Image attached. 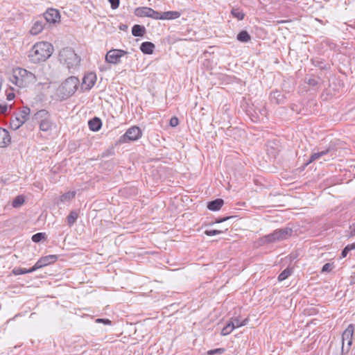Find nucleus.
<instances>
[{"label":"nucleus","instance_id":"obj_27","mask_svg":"<svg viewBox=\"0 0 355 355\" xmlns=\"http://www.w3.org/2000/svg\"><path fill=\"white\" fill-rule=\"evenodd\" d=\"M35 271V270H33V266L30 269H26V268H15L12 270V273L15 275H23L26 273H31Z\"/></svg>","mask_w":355,"mask_h":355},{"label":"nucleus","instance_id":"obj_3","mask_svg":"<svg viewBox=\"0 0 355 355\" xmlns=\"http://www.w3.org/2000/svg\"><path fill=\"white\" fill-rule=\"evenodd\" d=\"M33 119L39 124L40 130L42 132H50L56 128L51 114L45 110L37 112L34 114Z\"/></svg>","mask_w":355,"mask_h":355},{"label":"nucleus","instance_id":"obj_53","mask_svg":"<svg viewBox=\"0 0 355 355\" xmlns=\"http://www.w3.org/2000/svg\"><path fill=\"white\" fill-rule=\"evenodd\" d=\"M309 84H311V85H315V83H313V81H311V80H309Z\"/></svg>","mask_w":355,"mask_h":355},{"label":"nucleus","instance_id":"obj_35","mask_svg":"<svg viewBox=\"0 0 355 355\" xmlns=\"http://www.w3.org/2000/svg\"><path fill=\"white\" fill-rule=\"evenodd\" d=\"M223 232L222 230H205V234L207 236H211L216 234H220L223 233Z\"/></svg>","mask_w":355,"mask_h":355},{"label":"nucleus","instance_id":"obj_16","mask_svg":"<svg viewBox=\"0 0 355 355\" xmlns=\"http://www.w3.org/2000/svg\"><path fill=\"white\" fill-rule=\"evenodd\" d=\"M45 23L43 19L37 20L34 22L30 33L31 35H36L40 33L44 29Z\"/></svg>","mask_w":355,"mask_h":355},{"label":"nucleus","instance_id":"obj_40","mask_svg":"<svg viewBox=\"0 0 355 355\" xmlns=\"http://www.w3.org/2000/svg\"><path fill=\"white\" fill-rule=\"evenodd\" d=\"M24 202L25 201H12V207L13 208H19L23 205Z\"/></svg>","mask_w":355,"mask_h":355},{"label":"nucleus","instance_id":"obj_30","mask_svg":"<svg viewBox=\"0 0 355 355\" xmlns=\"http://www.w3.org/2000/svg\"><path fill=\"white\" fill-rule=\"evenodd\" d=\"M234 329V323L229 322L225 327H224L221 331V335L227 336L229 335Z\"/></svg>","mask_w":355,"mask_h":355},{"label":"nucleus","instance_id":"obj_32","mask_svg":"<svg viewBox=\"0 0 355 355\" xmlns=\"http://www.w3.org/2000/svg\"><path fill=\"white\" fill-rule=\"evenodd\" d=\"M46 238V234L44 232H38L37 234H35L32 236V241L35 243H38L41 241L42 239H45Z\"/></svg>","mask_w":355,"mask_h":355},{"label":"nucleus","instance_id":"obj_14","mask_svg":"<svg viewBox=\"0 0 355 355\" xmlns=\"http://www.w3.org/2000/svg\"><path fill=\"white\" fill-rule=\"evenodd\" d=\"M44 16L46 22L53 24L58 21L60 17L58 10L53 8L47 10Z\"/></svg>","mask_w":355,"mask_h":355},{"label":"nucleus","instance_id":"obj_21","mask_svg":"<svg viewBox=\"0 0 355 355\" xmlns=\"http://www.w3.org/2000/svg\"><path fill=\"white\" fill-rule=\"evenodd\" d=\"M89 127L92 131H98L101 128V121L98 118H94L88 122Z\"/></svg>","mask_w":355,"mask_h":355},{"label":"nucleus","instance_id":"obj_44","mask_svg":"<svg viewBox=\"0 0 355 355\" xmlns=\"http://www.w3.org/2000/svg\"><path fill=\"white\" fill-rule=\"evenodd\" d=\"M349 228H350V235L351 236L355 235V223H353L352 225H350Z\"/></svg>","mask_w":355,"mask_h":355},{"label":"nucleus","instance_id":"obj_52","mask_svg":"<svg viewBox=\"0 0 355 355\" xmlns=\"http://www.w3.org/2000/svg\"><path fill=\"white\" fill-rule=\"evenodd\" d=\"M309 84H311V85H315V83H313V81H311V80H309Z\"/></svg>","mask_w":355,"mask_h":355},{"label":"nucleus","instance_id":"obj_33","mask_svg":"<svg viewBox=\"0 0 355 355\" xmlns=\"http://www.w3.org/2000/svg\"><path fill=\"white\" fill-rule=\"evenodd\" d=\"M148 17L153 19H162V13L150 8Z\"/></svg>","mask_w":355,"mask_h":355},{"label":"nucleus","instance_id":"obj_46","mask_svg":"<svg viewBox=\"0 0 355 355\" xmlns=\"http://www.w3.org/2000/svg\"><path fill=\"white\" fill-rule=\"evenodd\" d=\"M236 205L238 206V209H241V207H243L245 205V202L244 201H239L236 203Z\"/></svg>","mask_w":355,"mask_h":355},{"label":"nucleus","instance_id":"obj_5","mask_svg":"<svg viewBox=\"0 0 355 355\" xmlns=\"http://www.w3.org/2000/svg\"><path fill=\"white\" fill-rule=\"evenodd\" d=\"M293 233L291 228L285 227L275 230L272 233L266 235L262 239L265 243H274L287 239Z\"/></svg>","mask_w":355,"mask_h":355},{"label":"nucleus","instance_id":"obj_43","mask_svg":"<svg viewBox=\"0 0 355 355\" xmlns=\"http://www.w3.org/2000/svg\"><path fill=\"white\" fill-rule=\"evenodd\" d=\"M349 249L348 248L347 246H346L342 251V253H341V255L343 257H345L347 256V254H348V252H349Z\"/></svg>","mask_w":355,"mask_h":355},{"label":"nucleus","instance_id":"obj_38","mask_svg":"<svg viewBox=\"0 0 355 355\" xmlns=\"http://www.w3.org/2000/svg\"><path fill=\"white\" fill-rule=\"evenodd\" d=\"M179 123V120L177 117L173 116L170 119V125L171 127H176Z\"/></svg>","mask_w":355,"mask_h":355},{"label":"nucleus","instance_id":"obj_42","mask_svg":"<svg viewBox=\"0 0 355 355\" xmlns=\"http://www.w3.org/2000/svg\"><path fill=\"white\" fill-rule=\"evenodd\" d=\"M8 106L6 104L0 105V114H5L8 110Z\"/></svg>","mask_w":355,"mask_h":355},{"label":"nucleus","instance_id":"obj_41","mask_svg":"<svg viewBox=\"0 0 355 355\" xmlns=\"http://www.w3.org/2000/svg\"><path fill=\"white\" fill-rule=\"evenodd\" d=\"M96 323H103L105 324H111V321L108 319L98 318L96 320Z\"/></svg>","mask_w":355,"mask_h":355},{"label":"nucleus","instance_id":"obj_24","mask_svg":"<svg viewBox=\"0 0 355 355\" xmlns=\"http://www.w3.org/2000/svg\"><path fill=\"white\" fill-rule=\"evenodd\" d=\"M146 29L140 25H135L132 28V33L134 36H142L145 33Z\"/></svg>","mask_w":355,"mask_h":355},{"label":"nucleus","instance_id":"obj_19","mask_svg":"<svg viewBox=\"0 0 355 355\" xmlns=\"http://www.w3.org/2000/svg\"><path fill=\"white\" fill-rule=\"evenodd\" d=\"M270 100L277 104L283 103L284 96L280 92L275 91L270 94Z\"/></svg>","mask_w":355,"mask_h":355},{"label":"nucleus","instance_id":"obj_23","mask_svg":"<svg viewBox=\"0 0 355 355\" xmlns=\"http://www.w3.org/2000/svg\"><path fill=\"white\" fill-rule=\"evenodd\" d=\"M224 201H209L207 208L211 211H218L223 207Z\"/></svg>","mask_w":355,"mask_h":355},{"label":"nucleus","instance_id":"obj_48","mask_svg":"<svg viewBox=\"0 0 355 355\" xmlns=\"http://www.w3.org/2000/svg\"><path fill=\"white\" fill-rule=\"evenodd\" d=\"M347 246L348 247V248L349 249L350 251L352 250H355V243L348 244Z\"/></svg>","mask_w":355,"mask_h":355},{"label":"nucleus","instance_id":"obj_25","mask_svg":"<svg viewBox=\"0 0 355 355\" xmlns=\"http://www.w3.org/2000/svg\"><path fill=\"white\" fill-rule=\"evenodd\" d=\"M250 39V35L245 31H242L237 35V40L241 42H248Z\"/></svg>","mask_w":355,"mask_h":355},{"label":"nucleus","instance_id":"obj_11","mask_svg":"<svg viewBox=\"0 0 355 355\" xmlns=\"http://www.w3.org/2000/svg\"><path fill=\"white\" fill-rule=\"evenodd\" d=\"M329 153L331 154V157H334L336 155L335 149L332 144H330L325 150H323L320 152H318V153H315L312 154V155L310 157L309 161L306 163V164H309L311 163L312 162L315 161V160L320 159V157H322L326 155H328Z\"/></svg>","mask_w":355,"mask_h":355},{"label":"nucleus","instance_id":"obj_26","mask_svg":"<svg viewBox=\"0 0 355 355\" xmlns=\"http://www.w3.org/2000/svg\"><path fill=\"white\" fill-rule=\"evenodd\" d=\"M78 217V213L76 211H71L67 216V223L69 226L73 225Z\"/></svg>","mask_w":355,"mask_h":355},{"label":"nucleus","instance_id":"obj_8","mask_svg":"<svg viewBox=\"0 0 355 355\" xmlns=\"http://www.w3.org/2000/svg\"><path fill=\"white\" fill-rule=\"evenodd\" d=\"M128 53V51L122 49H112L107 52L105 58V62L109 64H117L121 62V58Z\"/></svg>","mask_w":355,"mask_h":355},{"label":"nucleus","instance_id":"obj_2","mask_svg":"<svg viewBox=\"0 0 355 355\" xmlns=\"http://www.w3.org/2000/svg\"><path fill=\"white\" fill-rule=\"evenodd\" d=\"M10 81L19 87H26L37 81L36 76L23 68H16L12 71Z\"/></svg>","mask_w":355,"mask_h":355},{"label":"nucleus","instance_id":"obj_20","mask_svg":"<svg viewBox=\"0 0 355 355\" xmlns=\"http://www.w3.org/2000/svg\"><path fill=\"white\" fill-rule=\"evenodd\" d=\"M155 45L150 42H145L141 44L140 49L144 53L151 54L153 52Z\"/></svg>","mask_w":355,"mask_h":355},{"label":"nucleus","instance_id":"obj_45","mask_svg":"<svg viewBox=\"0 0 355 355\" xmlns=\"http://www.w3.org/2000/svg\"><path fill=\"white\" fill-rule=\"evenodd\" d=\"M230 217H225V218H217L215 221V223H222V222H224L227 220H228Z\"/></svg>","mask_w":355,"mask_h":355},{"label":"nucleus","instance_id":"obj_1","mask_svg":"<svg viewBox=\"0 0 355 355\" xmlns=\"http://www.w3.org/2000/svg\"><path fill=\"white\" fill-rule=\"evenodd\" d=\"M53 52V45L48 42L35 43L28 52V58L32 63H40L49 59Z\"/></svg>","mask_w":355,"mask_h":355},{"label":"nucleus","instance_id":"obj_6","mask_svg":"<svg viewBox=\"0 0 355 355\" xmlns=\"http://www.w3.org/2000/svg\"><path fill=\"white\" fill-rule=\"evenodd\" d=\"M79 85V80L74 76L66 79L60 87L64 97H68L75 93Z\"/></svg>","mask_w":355,"mask_h":355},{"label":"nucleus","instance_id":"obj_34","mask_svg":"<svg viewBox=\"0 0 355 355\" xmlns=\"http://www.w3.org/2000/svg\"><path fill=\"white\" fill-rule=\"evenodd\" d=\"M76 197V191H69L62 195L61 200H70Z\"/></svg>","mask_w":355,"mask_h":355},{"label":"nucleus","instance_id":"obj_9","mask_svg":"<svg viewBox=\"0 0 355 355\" xmlns=\"http://www.w3.org/2000/svg\"><path fill=\"white\" fill-rule=\"evenodd\" d=\"M141 130L137 126H132L128 128L123 136V141H135L141 137Z\"/></svg>","mask_w":355,"mask_h":355},{"label":"nucleus","instance_id":"obj_22","mask_svg":"<svg viewBox=\"0 0 355 355\" xmlns=\"http://www.w3.org/2000/svg\"><path fill=\"white\" fill-rule=\"evenodd\" d=\"M150 8L148 7H139L135 10V15L139 17H148Z\"/></svg>","mask_w":355,"mask_h":355},{"label":"nucleus","instance_id":"obj_37","mask_svg":"<svg viewBox=\"0 0 355 355\" xmlns=\"http://www.w3.org/2000/svg\"><path fill=\"white\" fill-rule=\"evenodd\" d=\"M333 269V264L330 263H325L322 268V272H330Z\"/></svg>","mask_w":355,"mask_h":355},{"label":"nucleus","instance_id":"obj_18","mask_svg":"<svg viewBox=\"0 0 355 355\" xmlns=\"http://www.w3.org/2000/svg\"><path fill=\"white\" fill-rule=\"evenodd\" d=\"M254 113L257 115L255 121L263 122L267 119V111L265 107L255 110Z\"/></svg>","mask_w":355,"mask_h":355},{"label":"nucleus","instance_id":"obj_28","mask_svg":"<svg viewBox=\"0 0 355 355\" xmlns=\"http://www.w3.org/2000/svg\"><path fill=\"white\" fill-rule=\"evenodd\" d=\"M230 322L231 323H234V329H236L246 325L248 322V319L245 318L243 321H240L238 318H232Z\"/></svg>","mask_w":355,"mask_h":355},{"label":"nucleus","instance_id":"obj_13","mask_svg":"<svg viewBox=\"0 0 355 355\" xmlns=\"http://www.w3.org/2000/svg\"><path fill=\"white\" fill-rule=\"evenodd\" d=\"M96 81V74L94 73H89L84 76L81 87L83 89L89 90L94 85Z\"/></svg>","mask_w":355,"mask_h":355},{"label":"nucleus","instance_id":"obj_36","mask_svg":"<svg viewBox=\"0 0 355 355\" xmlns=\"http://www.w3.org/2000/svg\"><path fill=\"white\" fill-rule=\"evenodd\" d=\"M225 352V349L223 348H218L214 349H211L207 352L208 355H214L216 354H221Z\"/></svg>","mask_w":355,"mask_h":355},{"label":"nucleus","instance_id":"obj_15","mask_svg":"<svg viewBox=\"0 0 355 355\" xmlns=\"http://www.w3.org/2000/svg\"><path fill=\"white\" fill-rule=\"evenodd\" d=\"M11 138L9 132L4 128H0V148H4L10 143Z\"/></svg>","mask_w":355,"mask_h":355},{"label":"nucleus","instance_id":"obj_29","mask_svg":"<svg viewBox=\"0 0 355 355\" xmlns=\"http://www.w3.org/2000/svg\"><path fill=\"white\" fill-rule=\"evenodd\" d=\"M292 274V269L286 268L278 276V280L279 282L284 281L287 279Z\"/></svg>","mask_w":355,"mask_h":355},{"label":"nucleus","instance_id":"obj_51","mask_svg":"<svg viewBox=\"0 0 355 355\" xmlns=\"http://www.w3.org/2000/svg\"><path fill=\"white\" fill-rule=\"evenodd\" d=\"M100 70H101V71H103L107 70V68H106V67H100Z\"/></svg>","mask_w":355,"mask_h":355},{"label":"nucleus","instance_id":"obj_49","mask_svg":"<svg viewBox=\"0 0 355 355\" xmlns=\"http://www.w3.org/2000/svg\"><path fill=\"white\" fill-rule=\"evenodd\" d=\"M128 28V26L127 25H125V24H121L119 26V29L121 30V31H126Z\"/></svg>","mask_w":355,"mask_h":355},{"label":"nucleus","instance_id":"obj_50","mask_svg":"<svg viewBox=\"0 0 355 355\" xmlns=\"http://www.w3.org/2000/svg\"><path fill=\"white\" fill-rule=\"evenodd\" d=\"M14 200H24V198L22 196H18L15 197V198Z\"/></svg>","mask_w":355,"mask_h":355},{"label":"nucleus","instance_id":"obj_12","mask_svg":"<svg viewBox=\"0 0 355 355\" xmlns=\"http://www.w3.org/2000/svg\"><path fill=\"white\" fill-rule=\"evenodd\" d=\"M353 334L354 327L352 324H349L342 335L343 348L344 347L345 344L347 345L348 348L350 347L352 344Z\"/></svg>","mask_w":355,"mask_h":355},{"label":"nucleus","instance_id":"obj_4","mask_svg":"<svg viewBox=\"0 0 355 355\" xmlns=\"http://www.w3.org/2000/svg\"><path fill=\"white\" fill-rule=\"evenodd\" d=\"M60 60L65 64L69 69L77 67L80 62V57L70 48H64L60 52Z\"/></svg>","mask_w":355,"mask_h":355},{"label":"nucleus","instance_id":"obj_7","mask_svg":"<svg viewBox=\"0 0 355 355\" xmlns=\"http://www.w3.org/2000/svg\"><path fill=\"white\" fill-rule=\"evenodd\" d=\"M31 113V110L27 107H24L23 109L16 114L10 121V128L12 130H18L23 124L28 120Z\"/></svg>","mask_w":355,"mask_h":355},{"label":"nucleus","instance_id":"obj_47","mask_svg":"<svg viewBox=\"0 0 355 355\" xmlns=\"http://www.w3.org/2000/svg\"><path fill=\"white\" fill-rule=\"evenodd\" d=\"M15 98V94L14 93H9L7 94V99L8 101H11L12 100L13 98Z\"/></svg>","mask_w":355,"mask_h":355},{"label":"nucleus","instance_id":"obj_39","mask_svg":"<svg viewBox=\"0 0 355 355\" xmlns=\"http://www.w3.org/2000/svg\"><path fill=\"white\" fill-rule=\"evenodd\" d=\"M112 9H116L119 6V0H108Z\"/></svg>","mask_w":355,"mask_h":355},{"label":"nucleus","instance_id":"obj_10","mask_svg":"<svg viewBox=\"0 0 355 355\" xmlns=\"http://www.w3.org/2000/svg\"><path fill=\"white\" fill-rule=\"evenodd\" d=\"M58 260V256L54 254L47 255L40 258L33 266V270H37L49 264L55 263Z\"/></svg>","mask_w":355,"mask_h":355},{"label":"nucleus","instance_id":"obj_31","mask_svg":"<svg viewBox=\"0 0 355 355\" xmlns=\"http://www.w3.org/2000/svg\"><path fill=\"white\" fill-rule=\"evenodd\" d=\"M231 12L233 17L238 19L239 20H241L244 17V13L239 8H233Z\"/></svg>","mask_w":355,"mask_h":355},{"label":"nucleus","instance_id":"obj_17","mask_svg":"<svg viewBox=\"0 0 355 355\" xmlns=\"http://www.w3.org/2000/svg\"><path fill=\"white\" fill-rule=\"evenodd\" d=\"M181 13L178 11H167L162 13V20L175 19L180 17Z\"/></svg>","mask_w":355,"mask_h":355}]
</instances>
